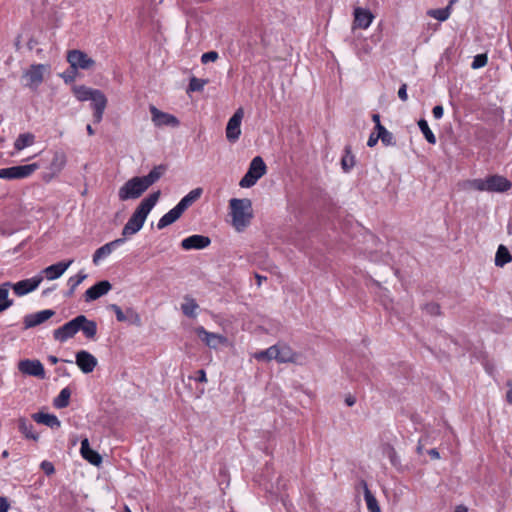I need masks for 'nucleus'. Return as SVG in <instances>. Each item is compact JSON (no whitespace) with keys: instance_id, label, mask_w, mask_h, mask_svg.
Listing matches in <instances>:
<instances>
[{"instance_id":"obj_38","label":"nucleus","mask_w":512,"mask_h":512,"mask_svg":"<svg viewBox=\"0 0 512 512\" xmlns=\"http://www.w3.org/2000/svg\"><path fill=\"white\" fill-rule=\"evenodd\" d=\"M418 126H419L420 131L424 135L425 139L427 140V142L430 144H435L437 140H436L434 133L430 129L428 122L425 119H420L418 121Z\"/></svg>"},{"instance_id":"obj_15","label":"nucleus","mask_w":512,"mask_h":512,"mask_svg":"<svg viewBox=\"0 0 512 512\" xmlns=\"http://www.w3.org/2000/svg\"><path fill=\"white\" fill-rule=\"evenodd\" d=\"M353 25L352 29H363L366 30L370 27L374 20V15L369 9L356 7L353 11Z\"/></svg>"},{"instance_id":"obj_21","label":"nucleus","mask_w":512,"mask_h":512,"mask_svg":"<svg viewBox=\"0 0 512 512\" xmlns=\"http://www.w3.org/2000/svg\"><path fill=\"white\" fill-rule=\"evenodd\" d=\"M111 289L112 285L109 281L103 280L97 282L95 285L86 290L84 299L86 302L97 300L107 294Z\"/></svg>"},{"instance_id":"obj_40","label":"nucleus","mask_w":512,"mask_h":512,"mask_svg":"<svg viewBox=\"0 0 512 512\" xmlns=\"http://www.w3.org/2000/svg\"><path fill=\"white\" fill-rule=\"evenodd\" d=\"M364 499L370 512H380L378 502L371 491L368 489L367 485H365Z\"/></svg>"},{"instance_id":"obj_5","label":"nucleus","mask_w":512,"mask_h":512,"mask_svg":"<svg viewBox=\"0 0 512 512\" xmlns=\"http://www.w3.org/2000/svg\"><path fill=\"white\" fill-rule=\"evenodd\" d=\"M202 194L201 188H196L191 190L187 195H185L179 203L169 210L166 214H164L157 223V228L159 230L164 229L165 227L176 222L184 213V211L190 207L197 199L200 198Z\"/></svg>"},{"instance_id":"obj_17","label":"nucleus","mask_w":512,"mask_h":512,"mask_svg":"<svg viewBox=\"0 0 512 512\" xmlns=\"http://www.w3.org/2000/svg\"><path fill=\"white\" fill-rule=\"evenodd\" d=\"M197 336L209 347L216 349L219 345L225 344L227 338L223 335L207 331L204 327L200 326L195 329Z\"/></svg>"},{"instance_id":"obj_16","label":"nucleus","mask_w":512,"mask_h":512,"mask_svg":"<svg viewBox=\"0 0 512 512\" xmlns=\"http://www.w3.org/2000/svg\"><path fill=\"white\" fill-rule=\"evenodd\" d=\"M150 113L152 116V122L157 127H177L179 125V120L174 115L162 112L155 106H150Z\"/></svg>"},{"instance_id":"obj_49","label":"nucleus","mask_w":512,"mask_h":512,"mask_svg":"<svg viewBox=\"0 0 512 512\" xmlns=\"http://www.w3.org/2000/svg\"><path fill=\"white\" fill-rule=\"evenodd\" d=\"M10 503L5 496H0V512H8Z\"/></svg>"},{"instance_id":"obj_41","label":"nucleus","mask_w":512,"mask_h":512,"mask_svg":"<svg viewBox=\"0 0 512 512\" xmlns=\"http://www.w3.org/2000/svg\"><path fill=\"white\" fill-rule=\"evenodd\" d=\"M465 187L469 188V189H474V190H477V191H486V192H488L487 178H485V179H472V180H468L465 183Z\"/></svg>"},{"instance_id":"obj_34","label":"nucleus","mask_w":512,"mask_h":512,"mask_svg":"<svg viewBox=\"0 0 512 512\" xmlns=\"http://www.w3.org/2000/svg\"><path fill=\"white\" fill-rule=\"evenodd\" d=\"M512 260V256L509 250L504 246L500 245L497 249L495 255V265L499 267H503L505 264L509 263Z\"/></svg>"},{"instance_id":"obj_28","label":"nucleus","mask_w":512,"mask_h":512,"mask_svg":"<svg viewBox=\"0 0 512 512\" xmlns=\"http://www.w3.org/2000/svg\"><path fill=\"white\" fill-rule=\"evenodd\" d=\"M36 137L31 132H25L18 135L14 141V149L17 152L24 150L27 147L34 145Z\"/></svg>"},{"instance_id":"obj_11","label":"nucleus","mask_w":512,"mask_h":512,"mask_svg":"<svg viewBox=\"0 0 512 512\" xmlns=\"http://www.w3.org/2000/svg\"><path fill=\"white\" fill-rule=\"evenodd\" d=\"M67 61L74 69L88 70L95 65V61L81 50H70L67 53Z\"/></svg>"},{"instance_id":"obj_46","label":"nucleus","mask_w":512,"mask_h":512,"mask_svg":"<svg viewBox=\"0 0 512 512\" xmlns=\"http://www.w3.org/2000/svg\"><path fill=\"white\" fill-rule=\"evenodd\" d=\"M109 308L115 313L116 315V319L119 321V322H124L127 320V317L126 315L123 313L122 309L116 305V304H111L109 306Z\"/></svg>"},{"instance_id":"obj_31","label":"nucleus","mask_w":512,"mask_h":512,"mask_svg":"<svg viewBox=\"0 0 512 512\" xmlns=\"http://www.w3.org/2000/svg\"><path fill=\"white\" fill-rule=\"evenodd\" d=\"M87 278V274L84 272V271H80L79 273H77L76 275L74 276H71L68 280H67V285L69 287L66 295L68 297H71L75 290L77 289V287Z\"/></svg>"},{"instance_id":"obj_60","label":"nucleus","mask_w":512,"mask_h":512,"mask_svg":"<svg viewBox=\"0 0 512 512\" xmlns=\"http://www.w3.org/2000/svg\"><path fill=\"white\" fill-rule=\"evenodd\" d=\"M86 131H87L89 136H93L95 134V131H94V129L92 128V126L90 124H88L86 126Z\"/></svg>"},{"instance_id":"obj_24","label":"nucleus","mask_w":512,"mask_h":512,"mask_svg":"<svg viewBox=\"0 0 512 512\" xmlns=\"http://www.w3.org/2000/svg\"><path fill=\"white\" fill-rule=\"evenodd\" d=\"M73 260L61 261L56 264L50 265L42 270L41 274H44L47 280H55L60 278L66 270L72 265Z\"/></svg>"},{"instance_id":"obj_54","label":"nucleus","mask_w":512,"mask_h":512,"mask_svg":"<svg viewBox=\"0 0 512 512\" xmlns=\"http://www.w3.org/2000/svg\"><path fill=\"white\" fill-rule=\"evenodd\" d=\"M425 438H420L417 445V452L421 454L423 452V448L425 446Z\"/></svg>"},{"instance_id":"obj_8","label":"nucleus","mask_w":512,"mask_h":512,"mask_svg":"<svg viewBox=\"0 0 512 512\" xmlns=\"http://www.w3.org/2000/svg\"><path fill=\"white\" fill-rule=\"evenodd\" d=\"M50 66L47 64H33L24 73L23 79L25 86L36 90L44 80V75L48 73Z\"/></svg>"},{"instance_id":"obj_14","label":"nucleus","mask_w":512,"mask_h":512,"mask_svg":"<svg viewBox=\"0 0 512 512\" xmlns=\"http://www.w3.org/2000/svg\"><path fill=\"white\" fill-rule=\"evenodd\" d=\"M79 320L78 316L73 318L72 320L66 322L64 325L55 329L53 332V337L56 341L61 343L66 342L68 339L74 337L79 332Z\"/></svg>"},{"instance_id":"obj_19","label":"nucleus","mask_w":512,"mask_h":512,"mask_svg":"<svg viewBox=\"0 0 512 512\" xmlns=\"http://www.w3.org/2000/svg\"><path fill=\"white\" fill-rule=\"evenodd\" d=\"M124 243H125V238H118V239L108 242V243L104 244L103 246H101L100 248H98L93 254V258H92L93 264L99 265V263L103 259H105L109 255H111V253L116 248H118L119 246H121Z\"/></svg>"},{"instance_id":"obj_27","label":"nucleus","mask_w":512,"mask_h":512,"mask_svg":"<svg viewBox=\"0 0 512 512\" xmlns=\"http://www.w3.org/2000/svg\"><path fill=\"white\" fill-rule=\"evenodd\" d=\"M79 331H82L88 339H94L97 334V324L93 320H89L85 315H78Z\"/></svg>"},{"instance_id":"obj_56","label":"nucleus","mask_w":512,"mask_h":512,"mask_svg":"<svg viewBox=\"0 0 512 512\" xmlns=\"http://www.w3.org/2000/svg\"><path fill=\"white\" fill-rule=\"evenodd\" d=\"M509 389L506 394L507 401L512 404V383H508Z\"/></svg>"},{"instance_id":"obj_59","label":"nucleus","mask_w":512,"mask_h":512,"mask_svg":"<svg viewBox=\"0 0 512 512\" xmlns=\"http://www.w3.org/2000/svg\"><path fill=\"white\" fill-rule=\"evenodd\" d=\"M127 313H129V314L133 315V316H134V318H135V320H136V322H140V317H139V315H138L137 313H135L132 309H128V310H127Z\"/></svg>"},{"instance_id":"obj_33","label":"nucleus","mask_w":512,"mask_h":512,"mask_svg":"<svg viewBox=\"0 0 512 512\" xmlns=\"http://www.w3.org/2000/svg\"><path fill=\"white\" fill-rule=\"evenodd\" d=\"M276 344L270 346L266 350L258 351L252 354V357L257 361L270 362L271 360L276 361Z\"/></svg>"},{"instance_id":"obj_30","label":"nucleus","mask_w":512,"mask_h":512,"mask_svg":"<svg viewBox=\"0 0 512 512\" xmlns=\"http://www.w3.org/2000/svg\"><path fill=\"white\" fill-rule=\"evenodd\" d=\"M33 417L36 422L44 424L48 427H51V428H59L60 427V421L53 414L37 413V414H34Z\"/></svg>"},{"instance_id":"obj_7","label":"nucleus","mask_w":512,"mask_h":512,"mask_svg":"<svg viewBox=\"0 0 512 512\" xmlns=\"http://www.w3.org/2000/svg\"><path fill=\"white\" fill-rule=\"evenodd\" d=\"M67 164V155L62 149H56L52 151V158L49 161L45 172L43 173L42 179L45 182H50L56 178Z\"/></svg>"},{"instance_id":"obj_42","label":"nucleus","mask_w":512,"mask_h":512,"mask_svg":"<svg viewBox=\"0 0 512 512\" xmlns=\"http://www.w3.org/2000/svg\"><path fill=\"white\" fill-rule=\"evenodd\" d=\"M208 82H209L208 79L191 77L189 86H188V91H191V92L202 91L204 89V87L208 84Z\"/></svg>"},{"instance_id":"obj_2","label":"nucleus","mask_w":512,"mask_h":512,"mask_svg":"<svg viewBox=\"0 0 512 512\" xmlns=\"http://www.w3.org/2000/svg\"><path fill=\"white\" fill-rule=\"evenodd\" d=\"M159 197L160 191H156L140 202L131 217L128 219L127 223L124 225L121 238H125L126 241L128 237L135 235L142 229L147 216L158 202Z\"/></svg>"},{"instance_id":"obj_12","label":"nucleus","mask_w":512,"mask_h":512,"mask_svg":"<svg viewBox=\"0 0 512 512\" xmlns=\"http://www.w3.org/2000/svg\"><path fill=\"white\" fill-rule=\"evenodd\" d=\"M275 355L278 363H295L299 365L305 363L304 357L294 352L291 347L286 344H276Z\"/></svg>"},{"instance_id":"obj_9","label":"nucleus","mask_w":512,"mask_h":512,"mask_svg":"<svg viewBox=\"0 0 512 512\" xmlns=\"http://www.w3.org/2000/svg\"><path fill=\"white\" fill-rule=\"evenodd\" d=\"M39 168L40 165L38 163L2 168L0 169V178L8 180L24 179L31 176Z\"/></svg>"},{"instance_id":"obj_47","label":"nucleus","mask_w":512,"mask_h":512,"mask_svg":"<svg viewBox=\"0 0 512 512\" xmlns=\"http://www.w3.org/2000/svg\"><path fill=\"white\" fill-rule=\"evenodd\" d=\"M41 469L44 471L46 475H52L55 472V468L52 462L44 460L40 465Z\"/></svg>"},{"instance_id":"obj_3","label":"nucleus","mask_w":512,"mask_h":512,"mask_svg":"<svg viewBox=\"0 0 512 512\" xmlns=\"http://www.w3.org/2000/svg\"><path fill=\"white\" fill-rule=\"evenodd\" d=\"M231 224L237 232H243L253 218L252 202L248 198H232L229 201Z\"/></svg>"},{"instance_id":"obj_64","label":"nucleus","mask_w":512,"mask_h":512,"mask_svg":"<svg viewBox=\"0 0 512 512\" xmlns=\"http://www.w3.org/2000/svg\"><path fill=\"white\" fill-rule=\"evenodd\" d=\"M455 512H467V509L463 506H458L456 508Z\"/></svg>"},{"instance_id":"obj_35","label":"nucleus","mask_w":512,"mask_h":512,"mask_svg":"<svg viewBox=\"0 0 512 512\" xmlns=\"http://www.w3.org/2000/svg\"><path fill=\"white\" fill-rule=\"evenodd\" d=\"M20 432L28 439L37 440L38 435L33 432V425L24 418L19 420L18 424Z\"/></svg>"},{"instance_id":"obj_23","label":"nucleus","mask_w":512,"mask_h":512,"mask_svg":"<svg viewBox=\"0 0 512 512\" xmlns=\"http://www.w3.org/2000/svg\"><path fill=\"white\" fill-rule=\"evenodd\" d=\"M211 243V240L209 237L199 234H194L189 237L184 238L181 241V247L184 250H200L208 247Z\"/></svg>"},{"instance_id":"obj_20","label":"nucleus","mask_w":512,"mask_h":512,"mask_svg":"<svg viewBox=\"0 0 512 512\" xmlns=\"http://www.w3.org/2000/svg\"><path fill=\"white\" fill-rule=\"evenodd\" d=\"M97 363L96 357L85 350L76 353V364L85 374L91 373L97 366Z\"/></svg>"},{"instance_id":"obj_45","label":"nucleus","mask_w":512,"mask_h":512,"mask_svg":"<svg viewBox=\"0 0 512 512\" xmlns=\"http://www.w3.org/2000/svg\"><path fill=\"white\" fill-rule=\"evenodd\" d=\"M219 58V55L216 51H209L201 56V62L202 64H207L209 62H215Z\"/></svg>"},{"instance_id":"obj_37","label":"nucleus","mask_w":512,"mask_h":512,"mask_svg":"<svg viewBox=\"0 0 512 512\" xmlns=\"http://www.w3.org/2000/svg\"><path fill=\"white\" fill-rule=\"evenodd\" d=\"M427 15H429L430 17H432L440 22H444L451 15L450 6H447L445 8H441V9H430L427 11Z\"/></svg>"},{"instance_id":"obj_58","label":"nucleus","mask_w":512,"mask_h":512,"mask_svg":"<svg viewBox=\"0 0 512 512\" xmlns=\"http://www.w3.org/2000/svg\"><path fill=\"white\" fill-rule=\"evenodd\" d=\"M255 278H256V280H257V285H258V286H261L262 282H263L264 280H266V277H265V276H262V275H260V274H255Z\"/></svg>"},{"instance_id":"obj_39","label":"nucleus","mask_w":512,"mask_h":512,"mask_svg":"<svg viewBox=\"0 0 512 512\" xmlns=\"http://www.w3.org/2000/svg\"><path fill=\"white\" fill-rule=\"evenodd\" d=\"M376 131H377L379 140H381L385 146H392L395 144L393 134L391 132H389L383 125H379V127Z\"/></svg>"},{"instance_id":"obj_43","label":"nucleus","mask_w":512,"mask_h":512,"mask_svg":"<svg viewBox=\"0 0 512 512\" xmlns=\"http://www.w3.org/2000/svg\"><path fill=\"white\" fill-rule=\"evenodd\" d=\"M345 152H346V154L343 156L341 164H342L343 170L345 172H349L353 168L355 161H354V156L351 153L350 149L347 148L345 150Z\"/></svg>"},{"instance_id":"obj_51","label":"nucleus","mask_w":512,"mask_h":512,"mask_svg":"<svg viewBox=\"0 0 512 512\" xmlns=\"http://www.w3.org/2000/svg\"><path fill=\"white\" fill-rule=\"evenodd\" d=\"M398 96L402 101H407L408 95H407V85L402 84L398 90Z\"/></svg>"},{"instance_id":"obj_52","label":"nucleus","mask_w":512,"mask_h":512,"mask_svg":"<svg viewBox=\"0 0 512 512\" xmlns=\"http://www.w3.org/2000/svg\"><path fill=\"white\" fill-rule=\"evenodd\" d=\"M378 140H379L378 134H377V133H376V134H375V133H372V134L369 136V139H368V141H367V145H368L369 147H374V146L377 144Z\"/></svg>"},{"instance_id":"obj_44","label":"nucleus","mask_w":512,"mask_h":512,"mask_svg":"<svg viewBox=\"0 0 512 512\" xmlns=\"http://www.w3.org/2000/svg\"><path fill=\"white\" fill-rule=\"evenodd\" d=\"M488 58L485 54H478L474 57L472 62V68L478 69L484 67L487 64Z\"/></svg>"},{"instance_id":"obj_36","label":"nucleus","mask_w":512,"mask_h":512,"mask_svg":"<svg viewBox=\"0 0 512 512\" xmlns=\"http://www.w3.org/2000/svg\"><path fill=\"white\" fill-rule=\"evenodd\" d=\"M71 391L68 387L63 388L59 395L54 399V406L56 408H65L69 405Z\"/></svg>"},{"instance_id":"obj_26","label":"nucleus","mask_w":512,"mask_h":512,"mask_svg":"<svg viewBox=\"0 0 512 512\" xmlns=\"http://www.w3.org/2000/svg\"><path fill=\"white\" fill-rule=\"evenodd\" d=\"M80 453L81 456L88 461L90 464L94 466H100L102 463V457L101 455L90 448L89 440L87 438L83 439L81 441V447H80Z\"/></svg>"},{"instance_id":"obj_1","label":"nucleus","mask_w":512,"mask_h":512,"mask_svg":"<svg viewBox=\"0 0 512 512\" xmlns=\"http://www.w3.org/2000/svg\"><path fill=\"white\" fill-rule=\"evenodd\" d=\"M165 171L166 167L164 165H158L145 176L132 177L119 188V199L121 201L138 199L150 186L164 175Z\"/></svg>"},{"instance_id":"obj_25","label":"nucleus","mask_w":512,"mask_h":512,"mask_svg":"<svg viewBox=\"0 0 512 512\" xmlns=\"http://www.w3.org/2000/svg\"><path fill=\"white\" fill-rule=\"evenodd\" d=\"M511 186V182L504 176L492 175L487 177L488 192H506L511 188Z\"/></svg>"},{"instance_id":"obj_10","label":"nucleus","mask_w":512,"mask_h":512,"mask_svg":"<svg viewBox=\"0 0 512 512\" xmlns=\"http://www.w3.org/2000/svg\"><path fill=\"white\" fill-rule=\"evenodd\" d=\"M244 117V109L238 108L230 117L226 125V138L230 143H235L241 136V123Z\"/></svg>"},{"instance_id":"obj_22","label":"nucleus","mask_w":512,"mask_h":512,"mask_svg":"<svg viewBox=\"0 0 512 512\" xmlns=\"http://www.w3.org/2000/svg\"><path fill=\"white\" fill-rule=\"evenodd\" d=\"M54 314H55V312L50 309L41 310L36 313L27 314V315H25L24 320H23L24 328L30 329L35 326H38V325L44 323L45 321H47L48 319H50Z\"/></svg>"},{"instance_id":"obj_63","label":"nucleus","mask_w":512,"mask_h":512,"mask_svg":"<svg viewBox=\"0 0 512 512\" xmlns=\"http://www.w3.org/2000/svg\"><path fill=\"white\" fill-rule=\"evenodd\" d=\"M395 455H396L395 450L393 448H389V457H390L392 462H394Z\"/></svg>"},{"instance_id":"obj_57","label":"nucleus","mask_w":512,"mask_h":512,"mask_svg":"<svg viewBox=\"0 0 512 512\" xmlns=\"http://www.w3.org/2000/svg\"><path fill=\"white\" fill-rule=\"evenodd\" d=\"M372 120L375 123V129L377 130L379 125H382L381 122H380V116L378 114H373L372 115Z\"/></svg>"},{"instance_id":"obj_48","label":"nucleus","mask_w":512,"mask_h":512,"mask_svg":"<svg viewBox=\"0 0 512 512\" xmlns=\"http://www.w3.org/2000/svg\"><path fill=\"white\" fill-rule=\"evenodd\" d=\"M424 310L430 315L436 316L440 314V306L436 303L426 304Z\"/></svg>"},{"instance_id":"obj_18","label":"nucleus","mask_w":512,"mask_h":512,"mask_svg":"<svg viewBox=\"0 0 512 512\" xmlns=\"http://www.w3.org/2000/svg\"><path fill=\"white\" fill-rule=\"evenodd\" d=\"M18 369L21 373L29 376L44 378L45 370L39 360H22L18 363Z\"/></svg>"},{"instance_id":"obj_50","label":"nucleus","mask_w":512,"mask_h":512,"mask_svg":"<svg viewBox=\"0 0 512 512\" xmlns=\"http://www.w3.org/2000/svg\"><path fill=\"white\" fill-rule=\"evenodd\" d=\"M432 114L434 116L435 119H441L443 117V114H444V109L441 105H436L433 109H432Z\"/></svg>"},{"instance_id":"obj_4","label":"nucleus","mask_w":512,"mask_h":512,"mask_svg":"<svg viewBox=\"0 0 512 512\" xmlns=\"http://www.w3.org/2000/svg\"><path fill=\"white\" fill-rule=\"evenodd\" d=\"M72 90L77 100L92 102L94 122L100 123L107 106L105 94L99 89H93L85 85L74 86Z\"/></svg>"},{"instance_id":"obj_61","label":"nucleus","mask_w":512,"mask_h":512,"mask_svg":"<svg viewBox=\"0 0 512 512\" xmlns=\"http://www.w3.org/2000/svg\"><path fill=\"white\" fill-rule=\"evenodd\" d=\"M345 402L348 406H353L355 404V399L353 397H348Z\"/></svg>"},{"instance_id":"obj_62","label":"nucleus","mask_w":512,"mask_h":512,"mask_svg":"<svg viewBox=\"0 0 512 512\" xmlns=\"http://www.w3.org/2000/svg\"><path fill=\"white\" fill-rule=\"evenodd\" d=\"M48 361L51 364H56V363H58V358L56 356L50 355V356H48Z\"/></svg>"},{"instance_id":"obj_55","label":"nucleus","mask_w":512,"mask_h":512,"mask_svg":"<svg viewBox=\"0 0 512 512\" xmlns=\"http://www.w3.org/2000/svg\"><path fill=\"white\" fill-rule=\"evenodd\" d=\"M428 454L433 458V459H439L440 458V454L438 452L437 449L433 448V449H430L428 451Z\"/></svg>"},{"instance_id":"obj_32","label":"nucleus","mask_w":512,"mask_h":512,"mask_svg":"<svg viewBox=\"0 0 512 512\" xmlns=\"http://www.w3.org/2000/svg\"><path fill=\"white\" fill-rule=\"evenodd\" d=\"M198 308L199 306L195 299L189 296L184 298V303L181 305L182 312L190 318L196 317Z\"/></svg>"},{"instance_id":"obj_29","label":"nucleus","mask_w":512,"mask_h":512,"mask_svg":"<svg viewBox=\"0 0 512 512\" xmlns=\"http://www.w3.org/2000/svg\"><path fill=\"white\" fill-rule=\"evenodd\" d=\"M11 282H4L0 285V313L13 305V300L9 299V289Z\"/></svg>"},{"instance_id":"obj_13","label":"nucleus","mask_w":512,"mask_h":512,"mask_svg":"<svg viewBox=\"0 0 512 512\" xmlns=\"http://www.w3.org/2000/svg\"><path fill=\"white\" fill-rule=\"evenodd\" d=\"M42 281L43 276L39 274L29 279L11 283L10 288L13 289L17 296L22 297L36 290Z\"/></svg>"},{"instance_id":"obj_53","label":"nucleus","mask_w":512,"mask_h":512,"mask_svg":"<svg viewBox=\"0 0 512 512\" xmlns=\"http://www.w3.org/2000/svg\"><path fill=\"white\" fill-rule=\"evenodd\" d=\"M197 373H198L197 380L199 382H207L206 372L204 370L201 369Z\"/></svg>"},{"instance_id":"obj_6","label":"nucleus","mask_w":512,"mask_h":512,"mask_svg":"<svg viewBox=\"0 0 512 512\" xmlns=\"http://www.w3.org/2000/svg\"><path fill=\"white\" fill-rule=\"evenodd\" d=\"M267 167L264 160L260 156H256L249 164L248 171L239 182L241 188H250L266 174Z\"/></svg>"}]
</instances>
